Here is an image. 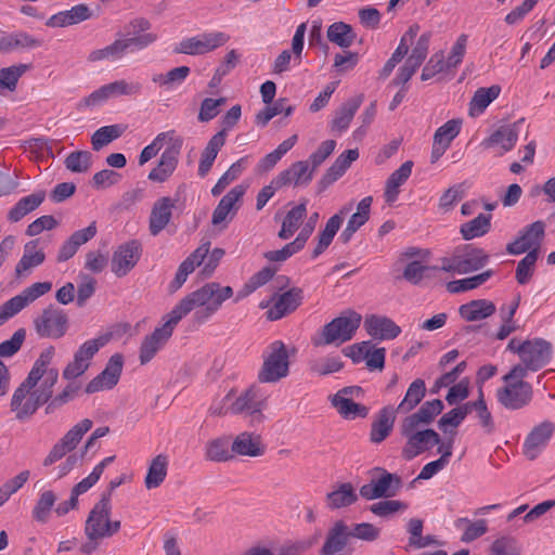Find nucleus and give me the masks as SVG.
I'll return each instance as SVG.
<instances>
[{
  "mask_svg": "<svg viewBox=\"0 0 555 555\" xmlns=\"http://www.w3.org/2000/svg\"><path fill=\"white\" fill-rule=\"evenodd\" d=\"M306 203H300L297 206L293 207L283 219L282 227L278 233V236L281 240H288L289 237H292L300 227L304 218L306 217Z\"/></svg>",
  "mask_w": 555,
  "mask_h": 555,
  "instance_id": "nucleus-41",
  "label": "nucleus"
},
{
  "mask_svg": "<svg viewBox=\"0 0 555 555\" xmlns=\"http://www.w3.org/2000/svg\"><path fill=\"white\" fill-rule=\"evenodd\" d=\"M183 145V138L179 135L176 130H168L158 133L151 144L146 145L139 156V164L144 165L162 150V147Z\"/></svg>",
  "mask_w": 555,
  "mask_h": 555,
  "instance_id": "nucleus-30",
  "label": "nucleus"
},
{
  "mask_svg": "<svg viewBox=\"0 0 555 555\" xmlns=\"http://www.w3.org/2000/svg\"><path fill=\"white\" fill-rule=\"evenodd\" d=\"M46 192L43 190L24 196L10 209L8 218L12 222H17L26 215L37 209L44 201Z\"/></svg>",
  "mask_w": 555,
  "mask_h": 555,
  "instance_id": "nucleus-38",
  "label": "nucleus"
},
{
  "mask_svg": "<svg viewBox=\"0 0 555 555\" xmlns=\"http://www.w3.org/2000/svg\"><path fill=\"white\" fill-rule=\"evenodd\" d=\"M183 145L166 147L157 167L150 173L149 179L154 182H165L176 170Z\"/></svg>",
  "mask_w": 555,
  "mask_h": 555,
  "instance_id": "nucleus-27",
  "label": "nucleus"
},
{
  "mask_svg": "<svg viewBox=\"0 0 555 555\" xmlns=\"http://www.w3.org/2000/svg\"><path fill=\"white\" fill-rule=\"evenodd\" d=\"M397 411L392 405L384 406L371 425L370 440L373 443H380L392 431Z\"/></svg>",
  "mask_w": 555,
  "mask_h": 555,
  "instance_id": "nucleus-29",
  "label": "nucleus"
},
{
  "mask_svg": "<svg viewBox=\"0 0 555 555\" xmlns=\"http://www.w3.org/2000/svg\"><path fill=\"white\" fill-rule=\"evenodd\" d=\"M246 192V186L238 184L232 188L219 202L215 208L211 217V223L214 225H220L227 221L228 217L232 219L240 208V202L242 201Z\"/></svg>",
  "mask_w": 555,
  "mask_h": 555,
  "instance_id": "nucleus-22",
  "label": "nucleus"
},
{
  "mask_svg": "<svg viewBox=\"0 0 555 555\" xmlns=\"http://www.w3.org/2000/svg\"><path fill=\"white\" fill-rule=\"evenodd\" d=\"M463 524L466 525V529L461 537V541L464 543L473 542L488 531L486 519H478L476 521H472L468 518H459L455 522V526L459 528Z\"/></svg>",
  "mask_w": 555,
  "mask_h": 555,
  "instance_id": "nucleus-55",
  "label": "nucleus"
},
{
  "mask_svg": "<svg viewBox=\"0 0 555 555\" xmlns=\"http://www.w3.org/2000/svg\"><path fill=\"white\" fill-rule=\"evenodd\" d=\"M209 242L202 244L180 263L176 276L169 285L171 293L178 291L184 284L189 274L204 261L205 257L209 254Z\"/></svg>",
  "mask_w": 555,
  "mask_h": 555,
  "instance_id": "nucleus-23",
  "label": "nucleus"
},
{
  "mask_svg": "<svg viewBox=\"0 0 555 555\" xmlns=\"http://www.w3.org/2000/svg\"><path fill=\"white\" fill-rule=\"evenodd\" d=\"M225 130L222 129L208 141L206 147L202 152L198 164V175L201 177H205L211 169L219 151L225 143Z\"/></svg>",
  "mask_w": 555,
  "mask_h": 555,
  "instance_id": "nucleus-35",
  "label": "nucleus"
},
{
  "mask_svg": "<svg viewBox=\"0 0 555 555\" xmlns=\"http://www.w3.org/2000/svg\"><path fill=\"white\" fill-rule=\"evenodd\" d=\"M489 256L480 248L466 247L455 250L451 257L441 259V270L457 274H466L483 268Z\"/></svg>",
  "mask_w": 555,
  "mask_h": 555,
  "instance_id": "nucleus-5",
  "label": "nucleus"
},
{
  "mask_svg": "<svg viewBox=\"0 0 555 555\" xmlns=\"http://www.w3.org/2000/svg\"><path fill=\"white\" fill-rule=\"evenodd\" d=\"M285 100H278L272 106L267 105L263 109L257 113L256 122L262 127H264L273 117L279 114H284L285 116L292 115L294 108L291 105L285 106Z\"/></svg>",
  "mask_w": 555,
  "mask_h": 555,
  "instance_id": "nucleus-58",
  "label": "nucleus"
},
{
  "mask_svg": "<svg viewBox=\"0 0 555 555\" xmlns=\"http://www.w3.org/2000/svg\"><path fill=\"white\" fill-rule=\"evenodd\" d=\"M361 323V315L354 311L333 319L312 338L314 346L341 345L354 336Z\"/></svg>",
  "mask_w": 555,
  "mask_h": 555,
  "instance_id": "nucleus-3",
  "label": "nucleus"
},
{
  "mask_svg": "<svg viewBox=\"0 0 555 555\" xmlns=\"http://www.w3.org/2000/svg\"><path fill=\"white\" fill-rule=\"evenodd\" d=\"M521 545L512 535H502L495 539L490 545L489 555H520Z\"/></svg>",
  "mask_w": 555,
  "mask_h": 555,
  "instance_id": "nucleus-52",
  "label": "nucleus"
},
{
  "mask_svg": "<svg viewBox=\"0 0 555 555\" xmlns=\"http://www.w3.org/2000/svg\"><path fill=\"white\" fill-rule=\"evenodd\" d=\"M42 40L25 31H14L0 37V52L11 53L41 47Z\"/></svg>",
  "mask_w": 555,
  "mask_h": 555,
  "instance_id": "nucleus-28",
  "label": "nucleus"
},
{
  "mask_svg": "<svg viewBox=\"0 0 555 555\" xmlns=\"http://www.w3.org/2000/svg\"><path fill=\"white\" fill-rule=\"evenodd\" d=\"M51 288V282H37L25 288L20 295H16L2 304L0 306V325L17 314L30 302L50 292Z\"/></svg>",
  "mask_w": 555,
  "mask_h": 555,
  "instance_id": "nucleus-13",
  "label": "nucleus"
},
{
  "mask_svg": "<svg viewBox=\"0 0 555 555\" xmlns=\"http://www.w3.org/2000/svg\"><path fill=\"white\" fill-rule=\"evenodd\" d=\"M518 133L519 122L502 126L485 140L483 144L486 146L501 145L503 152H508L515 146Z\"/></svg>",
  "mask_w": 555,
  "mask_h": 555,
  "instance_id": "nucleus-37",
  "label": "nucleus"
},
{
  "mask_svg": "<svg viewBox=\"0 0 555 555\" xmlns=\"http://www.w3.org/2000/svg\"><path fill=\"white\" fill-rule=\"evenodd\" d=\"M365 330L370 336L379 340L397 338L401 333V327L391 319L383 315H371L365 319Z\"/></svg>",
  "mask_w": 555,
  "mask_h": 555,
  "instance_id": "nucleus-25",
  "label": "nucleus"
},
{
  "mask_svg": "<svg viewBox=\"0 0 555 555\" xmlns=\"http://www.w3.org/2000/svg\"><path fill=\"white\" fill-rule=\"evenodd\" d=\"M124 133V127L120 125H111L99 128L91 138L94 151H100L103 146L118 139Z\"/></svg>",
  "mask_w": 555,
  "mask_h": 555,
  "instance_id": "nucleus-50",
  "label": "nucleus"
},
{
  "mask_svg": "<svg viewBox=\"0 0 555 555\" xmlns=\"http://www.w3.org/2000/svg\"><path fill=\"white\" fill-rule=\"evenodd\" d=\"M537 259H538L537 250H530L518 262L517 268H516V280L519 284L524 285L530 281Z\"/></svg>",
  "mask_w": 555,
  "mask_h": 555,
  "instance_id": "nucleus-62",
  "label": "nucleus"
},
{
  "mask_svg": "<svg viewBox=\"0 0 555 555\" xmlns=\"http://www.w3.org/2000/svg\"><path fill=\"white\" fill-rule=\"evenodd\" d=\"M461 127V119H450L436 130L434 140L439 144L450 146L451 142L459 135Z\"/></svg>",
  "mask_w": 555,
  "mask_h": 555,
  "instance_id": "nucleus-59",
  "label": "nucleus"
},
{
  "mask_svg": "<svg viewBox=\"0 0 555 555\" xmlns=\"http://www.w3.org/2000/svg\"><path fill=\"white\" fill-rule=\"evenodd\" d=\"M92 154L88 151H76L65 159L66 168L72 172H86L91 167Z\"/></svg>",
  "mask_w": 555,
  "mask_h": 555,
  "instance_id": "nucleus-63",
  "label": "nucleus"
},
{
  "mask_svg": "<svg viewBox=\"0 0 555 555\" xmlns=\"http://www.w3.org/2000/svg\"><path fill=\"white\" fill-rule=\"evenodd\" d=\"M168 469V457L165 454H158L155 456L147 469V474L145 476V487L151 490L158 488L167 476Z\"/></svg>",
  "mask_w": 555,
  "mask_h": 555,
  "instance_id": "nucleus-43",
  "label": "nucleus"
},
{
  "mask_svg": "<svg viewBox=\"0 0 555 555\" xmlns=\"http://www.w3.org/2000/svg\"><path fill=\"white\" fill-rule=\"evenodd\" d=\"M54 384H21L14 391L11 409L16 418L23 420L34 414L52 396Z\"/></svg>",
  "mask_w": 555,
  "mask_h": 555,
  "instance_id": "nucleus-2",
  "label": "nucleus"
},
{
  "mask_svg": "<svg viewBox=\"0 0 555 555\" xmlns=\"http://www.w3.org/2000/svg\"><path fill=\"white\" fill-rule=\"evenodd\" d=\"M517 350L524 364L531 371L547 364L552 358V345L541 338L526 340L517 347Z\"/></svg>",
  "mask_w": 555,
  "mask_h": 555,
  "instance_id": "nucleus-14",
  "label": "nucleus"
},
{
  "mask_svg": "<svg viewBox=\"0 0 555 555\" xmlns=\"http://www.w3.org/2000/svg\"><path fill=\"white\" fill-rule=\"evenodd\" d=\"M555 431V424L551 421H544L534 426L525 439L522 450L529 460H534L546 447Z\"/></svg>",
  "mask_w": 555,
  "mask_h": 555,
  "instance_id": "nucleus-19",
  "label": "nucleus"
},
{
  "mask_svg": "<svg viewBox=\"0 0 555 555\" xmlns=\"http://www.w3.org/2000/svg\"><path fill=\"white\" fill-rule=\"evenodd\" d=\"M443 410V403L440 399H434L430 401H426L417 412L406 416L403 421L406 422L408 426H413L414 424H430L434 418L439 415Z\"/></svg>",
  "mask_w": 555,
  "mask_h": 555,
  "instance_id": "nucleus-40",
  "label": "nucleus"
},
{
  "mask_svg": "<svg viewBox=\"0 0 555 555\" xmlns=\"http://www.w3.org/2000/svg\"><path fill=\"white\" fill-rule=\"evenodd\" d=\"M302 300V289L298 287L291 288L278 297L273 307L268 312V319L276 321L286 314L295 311Z\"/></svg>",
  "mask_w": 555,
  "mask_h": 555,
  "instance_id": "nucleus-26",
  "label": "nucleus"
},
{
  "mask_svg": "<svg viewBox=\"0 0 555 555\" xmlns=\"http://www.w3.org/2000/svg\"><path fill=\"white\" fill-rule=\"evenodd\" d=\"M313 175L314 171L309 166V162L298 160L281 171L274 178V183L282 188L287 185L307 186L312 181Z\"/></svg>",
  "mask_w": 555,
  "mask_h": 555,
  "instance_id": "nucleus-21",
  "label": "nucleus"
},
{
  "mask_svg": "<svg viewBox=\"0 0 555 555\" xmlns=\"http://www.w3.org/2000/svg\"><path fill=\"white\" fill-rule=\"evenodd\" d=\"M363 94H358L344 102L335 112V117L331 122V129L335 132L347 130L354 114L363 102Z\"/></svg>",
  "mask_w": 555,
  "mask_h": 555,
  "instance_id": "nucleus-31",
  "label": "nucleus"
},
{
  "mask_svg": "<svg viewBox=\"0 0 555 555\" xmlns=\"http://www.w3.org/2000/svg\"><path fill=\"white\" fill-rule=\"evenodd\" d=\"M141 253V243L137 240H131L119 245L112 256V272L118 278L127 275L138 263Z\"/></svg>",
  "mask_w": 555,
  "mask_h": 555,
  "instance_id": "nucleus-16",
  "label": "nucleus"
},
{
  "mask_svg": "<svg viewBox=\"0 0 555 555\" xmlns=\"http://www.w3.org/2000/svg\"><path fill=\"white\" fill-rule=\"evenodd\" d=\"M233 294L234 292L231 286H222L217 282H210L183 297L165 317V323L156 327L151 335L143 339L140 348L141 363L145 364L150 362L165 346L167 340L171 337L173 328L182 318L196 309L193 319L196 323L203 324L207 322Z\"/></svg>",
  "mask_w": 555,
  "mask_h": 555,
  "instance_id": "nucleus-1",
  "label": "nucleus"
},
{
  "mask_svg": "<svg viewBox=\"0 0 555 555\" xmlns=\"http://www.w3.org/2000/svg\"><path fill=\"white\" fill-rule=\"evenodd\" d=\"M154 39L153 36H144L141 38H118L113 43L92 51L88 60L90 62H98L107 60L116 62L121 60L127 53L143 50L151 46V41Z\"/></svg>",
  "mask_w": 555,
  "mask_h": 555,
  "instance_id": "nucleus-7",
  "label": "nucleus"
},
{
  "mask_svg": "<svg viewBox=\"0 0 555 555\" xmlns=\"http://www.w3.org/2000/svg\"><path fill=\"white\" fill-rule=\"evenodd\" d=\"M67 322L63 310L48 307L35 320V328L40 337L61 338L67 331Z\"/></svg>",
  "mask_w": 555,
  "mask_h": 555,
  "instance_id": "nucleus-15",
  "label": "nucleus"
},
{
  "mask_svg": "<svg viewBox=\"0 0 555 555\" xmlns=\"http://www.w3.org/2000/svg\"><path fill=\"white\" fill-rule=\"evenodd\" d=\"M109 340L108 335L85 341L75 352L73 361H70L63 372L65 379H76L80 377L90 366V362L94 354L104 347Z\"/></svg>",
  "mask_w": 555,
  "mask_h": 555,
  "instance_id": "nucleus-9",
  "label": "nucleus"
},
{
  "mask_svg": "<svg viewBox=\"0 0 555 555\" xmlns=\"http://www.w3.org/2000/svg\"><path fill=\"white\" fill-rule=\"evenodd\" d=\"M501 92V88L499 86H491L489 88H479L472 101L469 113L472 116L481 114L487 106L494 101Z\"/></svg>",
  "mask_w": 555,
  "mask_h": 555,
  "instance_id": "nucleus-47",
  "label": "nucleus"
},
{
  "mask_svg": "<svg viewBox=\"0 0 555 555\" xmlns=\"http://www.w3.org/2000/svg\"><path fill=\"white\" fill-rule=\"evenodd\" d=\"M230 36L223 31L202 33L181 40L175 48L176 53L202 55L224 46Z\"/></svg>",
  "mask_w": 555,
  "mask_h": 555,
  "instance_id": "nucleus-10",
  "label": "nucleus"
},
{
  "mask_svg": "<svg viewBox=\"0 0 555 555\" xmlns=\"http://www.w3.org/2000/svg\"><path fill=\"white\" fill-rule=\"evenodd\" d=\"M372 203V196L363 197L358 203L357 211L350 216L347 224L351 225L356 230H359L362 225H364L370 219Z\"/></svg>",
  "mask_w": 555,
  "mask_h": 555,
  "instance_id": "nucleus-64",
  "label": "nucleus"
},
{
  "mask_svg": "<svg viewBox=\"0 0 555 555\" xmlns=\"http://www.w3.org/2000/svg\"><path fill=\"white\" fill-rule=\"evenodd\" d=\"M248 164V156L240 158L232 164L230 168L220 177L215 186L211 189L214 196L220 195L223 190L243 172Z\"/></svg>",
  "mask_w": 555,
  "mask_h": 555,
  "instance_id": "nucleus-49",
  "label": "nucleus"
},
{
  "mask_svg": "<svg viewBox=\"0 0 555 555\" xmlns=\"http://www.w3.org/2000/svg\"><path fill=\"white\" fill-rule=\"evenodd\" d=\"M544 230L545 224L541 220L526 227L521 235L507 245V253L511 255H520L530 250L539 253L541 241L544 237Z\"/></svg>",
  "mask_w": 555,
  "mask_h": 555,
  "instance_id": "nucleus-17",
  "label": "nucleus"
},
{
  "mask_svg": "<svg viewBox=\"0 0 555 555\" xmlns=\"http://www.w3.org/2000/svg\"><path fill=\"white\" fill-rule=\"evenodd\" d=\"M92 16L90 9L86 4H77L69 10L59 12L47 21L50 27H66L81 23Z\"/></svg>",
  "mask_w": 555,
  "mask_h": 555,
  "instance_id": "nucleus-33",
  "label": "nucleus"
},
{
  "mask_svg": "<svg viewBox=\"0 0 555 555\" xmlns=\"http://www.w3.org/2000/svg\"><path fill=\"white\" fill-rule=\"evenodd\" d=\"M112 505L107 495L101 496L100 501L90 511L86 522L85 532H91L104 539L113 537L120 530L119 520H111Z\"/></svg>",
  "mask_w": 555,
  "mask_h": 555,
  "instance_id": "nucleus-6",
  "label": "nucleus"
},
{
  "mask_svg": "<svg viewBox=\"0 0 555 555\" xmlns=\"http://www.w3.org/2000/svg\"><path fill=\"white\" fill-rule=\"evenodd\" d=\"M55 501L56 495L53 491H43L34 506L31 513L33 518L40 524H46L49 520L50 512L54 506Z\"/></svg>",
  "mask_w": 555,
  "mask_h": 555,
  "instance_id": "nucleus-51",
  "label": "nucleus"
},
{
  "mask_svg": "<svg viewBox=\"0 0 555 555\" xmlns=\"http://www.w3.org/2000/svg\"><path fill=\"white\" fill-rule=\"evenodd\" d=\"M93 422L85 418L73 426L60 440L69 451H73L80 442L82 436L92 428Z\"/></svg>",
  "mask_w": 555,
  "mask_h": 555,
  "instance_id": "nucleus-57",
  "label": "nucleus"
},
{
  "mask_svg": "<svg viewBox=\"0 0 555 555\" xmlns=\"http://www.w3.org/2000/svg\"><path fill=\"white\" fill-rule=\"evenodd\" d=\"M350 538V529L346 522L343 520L335 521V524L327 531L324 544L320 550V554H339L346 548Z\"/></svg>",
  "mask_w": 555,
  "mask_h": 555,
  "instance_id": "nucleus-24",
  "label": "nucleus"
},
{
  "mask_svg": "<svg viewBox=\"0 0 555 555\" xmlns=\"http://www.w3.org/2000/svg\"><path fill=\"white\" fill-rule=\"evenodd\" d=\"M109 98L120 95H135L142 90V85L138 81H127L125 79L116 80L105 85Z\"/></svg>",
  "mask_w": 555,
  "mask_h": 555,
  "instance_id": "nucleus-60",
  "label": "nucleus"
},
{
  "mask_svg": "<svg viewBox=\"0 0 555 555\" xmlns=\"http://www.w3.org/2000/svg\"><path fill=\"white\" fill-rule=\"evenodd\" d=\"M491 218L492 216L490 214H479L473 220L463 223L460 228V233L466 241L480 237L489 232Z\"/></svg>",
  "mask_w": 555,
  "mask_h": 555,
  "instance_id": "nucleus-44",
  "label": "nucleus"
},
{
  "mask_svg": "<svg viewBox=\"0 0 555 555\" xmlns=\"http://www.w3.org/2000/svg\"><path fill=\"white\" fill-rule=\"evenodd\" d=\"M268 398L269 393L259 384H250L240 392L232 402L230 410L233 414L247 413L260 420L262 410L267 406Z\"/></svg>",
  "mask_w": 555,
  "mask_h": 555,
  "instance_id": "nucleus-12",
  "label": "nucleus"
},
{
  "mask_svg": "<svg viewBox=\"0 0 555 555\" xmlns=\"http://www.w3.org/2000/svg\"><path fill=\"white\" fill-rule=\"evenodd\" d=\"M492 270H487L480 274L470 278L451 281L447 284V289L451 294H459L472 291L486 283L492 276Z\"/></svg>",
  "mask_w": 555,
  "mask_h": 555,
  "instance_id": "nucleus-48",
  "label": "nucleus"
},
{
  "mask_svg": "<svg viewBox=\"0 0 555 555\" xmlns=\"http://www.w3.org/2000/svg\"><path fill=\"white\" fill-rule=\"evenodd\" d=\"M426 384H410L409 389L399 403L398 408L395 409L399 413H408L413 410L425 397Z\"/></svg>",
  "mask_w": 555,
  "mask_h": 555,
  "instance_id": "nucleus-54",
  "label": "nucleus"
},
{
  "mask_svg": "<svg viewBox=\"0 0 555 555\" xmlns=\"http://www.w3.org/2000/svg\"><path fill=\"white\" fill-rule=\"evenodd\" d=\"M358 495L351 483L345 482L339 485L337 490H334L326 495L327 506L332 509L349 506L356 503Z\"/></svg>",
  "mask_w": 555,
  "mask_h": 555,
  "instance_id": "nucleus-46",
  "label": "nucleus"
},
{
  "mask_svg": "<svg viewBox=\"0 0 555 555\" xmlns=\"http://www.w3.org/2000/svg\"><path fill=\"white\" fill-rule=\"evenodd\" d=\"M288 352L281 340L273 341L268 348L262 369L259 373L260 382H278L287 376Z\"/></svg>",
  "mask_w": 555,
  "mask_h": 555,
  "instance_id": "nucleus-8",
  "label": "nucleus"
},
{
  "mask_svg": "<svg viewBox=\"0 0 555 555\" xmlns=\"http://www.w3.org/2000/svg\"><path fill=\"white\" fill-rule=\"evenodd\" d=\"M231 450L238 455L256 457L264 453V446L259 435L244 431L233 440Z\"/></svg>",
  "mask_w": 555,
  "mask_h": 555,
  "instance_id": "nucleus-32",
  "label": "nucleus"
},
{
  "mask_svg": "<svg viewBox=\"0 0 555 555\" xmlns=\"http://www.w3.org/2000/svg\"><path fill=\"white\" fill-rule=\"evenodd\" d=\"M532 397L530 384H504L496 390V399L507 410H518Z\"/></svg>",
  "mask_w": 555,
  "mask_h": 555,
  "instance_id": "nucleus-18",
  "label": "nucleus"
},
{
  "mask_svg": "<svg viewBox=\"0 0 555 555\" xmlns=\"http://www.w3.org/2000/svg\"><path fill=\"white\" fill-rule=\"evenodd\" d=\"M418 424H414L412 427L408 426L404 421L401 423L400 434L406 438V443L402 449V457L405 461H411L440 443V436L437 431L431 428L418 430Z\"/></svg>",
  "mask_w": 555,
  "mask_h": 555,
  "instance_id": "nucleus-4",
  "label": "nucleus"
},
{
  "mask_svg": "<svg viewBox=\"0 0 555 555\" xmlns=\"http://www.w3.org/2000/svg\"><path fill=\"white\" fill-rule=\"evenodd\" d=\"M124 365V357L120 353L113 354L105 369L91 382H118Z\"/></svg>",
  "mask_w": 555,
  "mask_h": 555,
  "instance_id": "nucleus-56",
  "label": "nucleus"
},
{
  "mask_svg": "<svg viewBox=\"0 0 555 555\" xmlns=\"http://www.w3.org/2000/svg\"><path fill=\"white\" fill-rule=\"evenodd\" d=\"M25 64L14 65L0 69V88L15 90L20 77L27 70Z\"/></svg>",
  "mask_w": 555,
  "mask_h": 555,
  "instance_id": "nucleus-61",
  "label": "nucleus"
},
{
  "mask_svg": "<svg viewBox=\"0 0 555 555\" xmlns=\"http://www.w3.org/2000/svg\"><path fill=\"white\" fill-rule=\"evenodd\" d=\"M332 405L336 409L337 413L346 420H354L357 417L365 418L369 414V408L356 403L354 399L343 397L340 395H333L330 397Z\"/></svg>",
  "mask_w": 555,
  "mask_h": 555,
  "instance_id": "nucleus-36",
  "label": "nucleus"
},
{
  "mask_svg": "<svg viewBox=\"0 0 555 555\" xmlns=\"http://www.w3.org/2000/svg\"><path fill=\"white\" fill-rule=\"evenodd\" d=\"M376 470L379 472L380 475L372 478L369 483L363 485L359 490V494L367 501L397 495L402 487L401 477L388 473L384 468H376Z\"/></svg>",
  "mask_w": 555,
  "mask_h": 555,
  "instance_id": "nucleus-11",
  "label": "nucleus"
},
{
  "mask_svg": "<svg viewBox=\"0 0 555 555\" xmlns=\"http://www.w3.org/2000/svg\"><path fill=\"white\" fill-rule=\"evenodd\" d=\"M413 162L406 160L397 170H395L386 182L385 199L391 204L397 201L399 188L409 179L412 172Z\"/></svg>",
  "mask_w": 555,
  "mask_h": 555,
  "instance_id": "nucleus-39",
  "label": "nucleus"
},
{
  "mask_svg": "<svg viewBox=\"0 0 555 555\" xmlns=\"http://www.w3.org/2000/svg\"><path fill=\"white\" fill-rule=\"evenodd\" d=\"M38 241H30L24 246V254L15 267L16 275H22L24 272L34 267L41 264L44 261V253L37 249Z\"/></svg>",
  "mask_w": 555,
  "mask_h": 555,
  "instance_id": "nucleus-42",
  "label": "nucleus"
},
{
  "mask_svg": "<svg viewBox=\"0 0 555 555\" xmlns=\"http://www.w3.org/2000/svg\"><path fill=\"white\" fill-rule=\"evenodd\" d=\"M496 311L495 305L488 299H475L460 307L459 313L468 322L485 320Z\"/></svg>",
  "mask_w": 555,
  "mask_h": 555,
  "instance_id": "nucleus-34",
  "label": "nucleus"
},
{
  "mask_svg": "<svg viewBox=\"0 0 555 555\" xmlns=\"http://www.w3.org/2000/svg\"><path fill=\"white\" fill-rule=\"evenodd\" d=\"M327 39L339 48H349L354 39L356 33L349 24L336 22L330 25L326 33Z\"/></svg>",
  "mask_w": 555,
  "mask_h": 555,
  "instance_id": "nucleus-45",
  "label": "nucleus"
},
{
  "mask_svg": "<svg viewBox=\"0 0 555 555\" xmlns=\"http://www.w3.org/2000/svg\"><path fill=\"white\" fill-rule=\"evenodd\" d=\"M229 437H220L208 442L206 457L214 462H227L233 457L229 451Z\"/></svg>",
  "mask_w": 555,
  "mask_h": 555,
  "instance_id": "nucleus-53",
  "label": "nucleus"
},
{
  "mask_svg": "<svg viewBox=\"0 0 555 555\" xmlns=\"http://www.w3.org/2000/svg\"><path fill=\"white\" fill-rule=\"evenodd\" d=\"M178 199L163 196L155 201L149 218V230L153 236L158 235L171 221Z\"/></svg>",
  "mask_w": 555,
  "mask_h": 555,
  "instance_id": "nucleus-20",
  "label": "nucleus"
}]
</instances>
